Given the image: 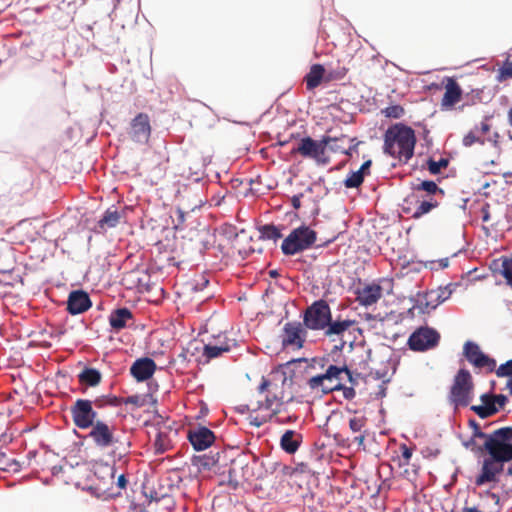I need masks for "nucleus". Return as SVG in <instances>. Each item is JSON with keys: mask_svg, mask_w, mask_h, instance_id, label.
<instances>
[{"mask_svg": "<svg viewBox=\"0 0 512 512\" xmlns=\"http://www.w3.org/2000/svg\"><path fill=\"white\" fill-rule=\"evenodd\" d=\"M293 386V375L288 374L283 367L279 366L261 378L256 390L264 398L242 406L241 412L245 410L250 412L268 411L267 415L261 417H249L250 425L257 428L269 422L280 425L292 423L296 417L281 415L287 411V406L295 400Z\"/></svg>", "mask_w": 512, "mask_h": 512, "instance_id": "f257e3e1", "label": "nucleus"}, {"mask_svg": "<svg viewBox=\"0 0 512 512\" xmlns=\"http://www.w3.org/2000/svg\"><path fill=\"white\" fill-rule=\"evenodd\" d=\"M305 328L314 331H323L325 337L331 342L337 343L335 348L343 349L349 341L352 343V334L359 330L357 321L337 316L332 317L329 304L323 300H317L306 308L303 314Z\"/></svg>", "mask_w": 512, "mask_h": 512, "instance_id": "f03ea898", "label": "nucleus"}, {"mask_svg": "<svg viewBox=\"0 0 512 512\" xmlns=\"http://www.w3.org/2000/svg\"><path fill=\"white\" fill-rule=\"evenodd\" d=\"M415 144L414 130L401 123L392 125L384 134V152L403 163L412 158Z\"/></svg>", "mask_w": 512, "mask_h": 512, "instance_id": "7ed1b4c3", "label": "nucleus"}, {"mask_svg": "<svg viewBox=\"0 0 512 512\" xmlns=\"http://www.w3.org/2000/svg\"><path fill=\"white\" fill-rule=\"evenodd\" d=\"M345 138L344 134L339 137L324 135L320 140L307 136L299 141L297 147L291 150V154H300L304 158L312 159L317 165L325 166L330 163L327 146L332 142L343 141Z\"/></svg>", "mask_w": 512, "mask_h": 512, "instance_id": "20e7f679", "label": "nucleus"}, {"mask_svg": "<svg viewBox=\"0 0 512 512\" xmlns=\"http://www.w3.org/2000/svg\"><path fill=\"white\" fill-rule=\"evenodd\" d=\"M484 447L495 462L512 461V427H503L493 431Z\"/></svg>", "mask_w": 512, "mask_h": 512, "instance_id": "39448f33", "label": "nucleus"}, {"mask_svg": "<svg viewBox=\"0 0 512 512\" xmlns=\"http://www.w3.org/2000/svg\"><path fill=\"white\" fill-rule=\"evenodd\" d=\"M83 0H51L44 6H37L33 10L36 13H42L45 10L50 11L52 22L59 28H66L74 20V15Z\"/></svg>", "mask_w": 512, "mask_h": 512, "instance_id": "423d86ee", "label": "nucleus"}, {"mask_svg": "<svg viewBox=\"0 0 512 512\" xmlns=\"http://www.w3.org/2000/svg\"><path fill=\"white\" fill-rule=\"evenodd\" d=\"M474 383L467 369H460L450 388L449 401L455 407H467L473 398Z\"/></svg>", "mask_w": 512, "mask_h": 512, "instance_id": "0eeeda50", "label": "nucleus"}, {"mask_svg": "<svg viewBox=\"0 0 512 512\" xmlns=\"http://www.w3.org/2000/svg\"><path fill=\"white\" fill-rule=\"evenodd\" d=\"M316 242V233L309 226H298L282 242L285 255H295L310 248Z\"/></svg>", "mask_w": 512, "mask_h": 512, "instance_id": "6e6552de", "label": "nucleus"}, {"mask_svg": "<svg viewBox=\"0 0 512 512\" xmlns=\"http://www.w3.org/2000/svg\"><path fill=\"white\" fill-rule=\"evenodd\" d=\"M94 407L101 408L100 399L94 401L88 399H77L71 406L70 412L74 425L82 430L88 429L97 421L98 413Z\"/></svg>", "mask_w": 512, "mask_h": 512, "instance_id": "1a4fd4ad", "label": "nucleus"}, {"mask_svg": "<svg viewBox=\"0 0 512 512\" xmlns=\"http://www.w3.org/2000/svg\"><path fill=\"white\" fill-rule=\"evenodd\" d=\"M90 428L91 430L88 437L97 448L107 449L118 443V438L115 434V425H109L104 421L97 420Z\"/></svg>", "mask_w": 512, "mask_h": 512, "instance_id": "9d476101", "label": "nucleus"}, {"mask_svg": "<svg viewBox=\"0 0 512 512\" xmlns=\"http://www.w3.org/2000/svg\"><path fill=\"white\" fill-rule=\"evenodd\" d=\"M440 340V334L433 328L420 327L408 339L412 351L423 352L435 348Z\"/></svg>", "mask_w": 512, "mask_h": 512, "instance_id": "9b49d317", "label": "nucleus"}, {"mask_svg": "<svg viewBox=\"0 0 512 512\" xmlns=\"http://www.w3.org/2000/svg\"><path fill=\"white\" fill-rule=\"evenodd\" d=\"M463 354L467 361L476 369H483L490 373L496 368V361L484 354L480 346L475 342L466 341L463 346Z\"/></svg>", "mask_w": 512, "mask_h": 512, "instance_id": "f8f14e48", "label": "nucleus"}, {"mask_svg": "<svg viewBox=\"0 0 512 512\" xmlns=\"http://www.w3.org/2000/svg\"><path fill=\"white\" fill-rule=\"evenodd\" d=\"M303 323L293 321L287 322L283 328L282 344L284 347H295L300 349L303 347L306 338V331Z\"/></svg>", "mask_w": 512, "mask_h": 512, "instance_id": "ddd939ff", "label": "nucleus"}, {"mask_svg": "<svg viewBox=\"0 0 512 512\" xmlns=\"http://www.w3.org/2000/svg\"><path fill=\"white\" fill-rule=\"evenodd\" d=\"M150 135L151 125L149 116L145 113L137 114L130 123V138L137 143H146Z\"/></svg>", "mask_w": 512, "mask_h": 512, "instance_id": "4468645a", "label": "nucleus"}, {"mask_svg": "<svg viewBox=\"0 0 512 512\" xmlns=\"http://www.w3.org/2000/svg\"><path fill=\"white\" fill-rule=\"evenodd\" d=\"M323 374L327 381V385H325L324 390L325 394L338 390L342 387L343 375H346L349 381H352V373L345 365L336 366L330 364Z\"/></svg>", "mask_w": 512, "mask_h": 512, "instance_id": "2eb2a0df", "label": "nucleus"}, {"mask_svg": "<svg viewBox=\"0 0 512 512\" xmlns=\"http://www.w3.org/2000/svg\"><path fill=\"white\" fill-rule=\"evenodd\" d=\"M187 437L193 448L197 451L207 449L215 441L214 433L204 426L190 428Z\"/></svg>", "mask_w": 512, "mask_h": 512, "instance_id": "dca6fc26", "label": "nucleus"}, {"mask_svg": "<svg viewBox=\"0 0 512 512\" xmlns=\"http://www.w3.org/2000/svg\"><path fill=\"white\" fill-rule=\"evenodd\" d=\"M442 84L445 92L441 100V107L442 109H451L462 99V88L453 77H445Z\"/></svg>", "mask_w": 512, "mask_h": 512, "instance_id": "f3484780", "label": "nucleus"}, {"mask_svg": "<svg viewBox=\"0 0 512 512\" xmlns=\"http://www.w3.org/2000/svg\"><path fill=\"white\" fill-rule=\"evenodd\" d=\"M156 363L153 359L144 357L137 359L130 367L131 375L138 381L150 379L156 371Z\"/></svg>", "mask_w": 512, "mask_h": 512, "instance_id": "a211bd4d", "label": "nucleus"}, {"mask_svg": "<svg viewBox=\"0 0 512 512\" xmlns=\"http://www.w3.org/2000/svg\"><path fill=\"white\" fill-rule=\"evenodd\" d=\"M356 301L362 306H371L375 304L382 296V287L379 284H366L357 288Z\"/></svg>", "mask_w": 512, "mask_h": 512, "instance_id": "6ab92c4d", "label": "nucleus"}, {"mask_svg": "<svg viewBox=\"0 0 512 512\" xmlns=\"http://www.w3.org/2000/svg\"><path fill=\"white\" fill-rule=\"evenodd\" d=\"M90 307L91 300L86 292L78 290L70 293L67 301V310L70 314H81L87 311Z\"/></svg>", "mask_w": 512, "mask_h": 512, "instance_id": "aec40b11", "label": "nucleus"}, {"mask_svg": "<svg viewBox=\"0 0 512 512\" xmlns=\"http://www.w3.org/2000/svg\"><path fill=\"white\" fill-rule=\"evenodd\" d=\"M302 441V434L294 430H287L281 436L280 446L286 453L294 454L299 449Z\"/></svg>", "mask_w": 512, "mask_h": 512, "instance_id": "412c9836", "label": "nucleus"}, {"mask_svg": "<svg viewBox=\"0 0 512 512\" xmlns=\"http://www.w3.org/2000/svg\"><path fill=\"white\" fill-rule=\"evenodd\" d=\"M494 462L492 458L484 460L481 474L475 480L477 486H482L487 482L496 480V475L502 471V466L497 467Z\"/></svg>", "mask_w": 512, "mask_h": 512, "instance_id": "4be33fe9", "label": "nucleus"}, {"mask_svg": "<svg viewBox=\"0 0 512 512\" xmlns=\"http://www.w3.org/2000/svg\"><path fill=\"white\" fill-rule=\"evenodd\" d=\"M350 430L356 435L353 438V441L358 444V446H363L366 438V433L363 430L367 424V418L362 415L354 414L348 421Z\"/></svg>", "mask_w": 512, "mask_h": 512, "instance_id": "5701e85b", "label": "nucleus"}, {"mask_svg": "<svg viewBox=\"0 0 512 512\" xmlns=\"http://www.w3.org/2000/svg\"><path fill=\"white\" fill-rule=\"evenodd\" d=\"M480 398L483 405L471 407V410L474 411L480 418L485 419L498 412V408L496 407L494 401V395L485 393L481 395Z\"/></svg>", "mask_w": 512, "mask_h": 512, "instance_id": "b1692460", "label": "nucleus"}, {"mask_svg": "<svg viewBox=\"0 0 512 512\" xmlns=\"http://www.w3.org/2000/svg\"><path fill=\"white\" fill-rule=\"evenodd\" d=\"M132 318V312L128 308H119L111 313L109 323L115 331H120L127 326V322Z\"/></svg>", "mask_w": 512, "mask_h": 512, "instance_id": "393cba45", "label": "nucleus"}, {"mask_svg": "<svg viewBox=\"0 0 512 512\" xmlns=\"http://www.w3.org/2000/svg\"><path fill=\"white\" fill-rule=\"evenodd\" d=\"M324 75V66L321 64H313L310 68V71L304 77L307 90L312 91L317 88L321 84Z\"/></svg>", "mask_w": 512, "mask_h": 512, "instance_id": "a878e982", "label": "nucleus"}, {"mask_svg": "<svg viewBox=\"0 0 512 512\" xmlns=\"http://www.w3.org/2000/svg\"><path fill=\"white\" fill-rule=\"evenodd\" d=\"M167 426L159 427L156 434L154 448L157 454H162L172 447V442L169 433L166 431Z\"/></svg>", "mask_w": 512, "mask_h": 512, "instance_id": "bb28decb", "label": "nucleus"}, {"mask_svg": "<svg viewBox=\"0 0 512 512\" xmlns=\"http://www.w3.org/2000/svg\"><path fill=\"white\" fill-rule=\"evenodd\" d=\"M253 234L249 235V239L253 240L256 236L258 239H272L277 240L282 235L277 226H254Z\"/></svg>", "mask_w": 512, "mask_h": 512, "instance_id": "cd10ccee", "label": "nucleus"}, {"mask_svg": "<svg viewBox=\"0 0 512 512\" xmlns=\"http://www.w3.org/2000/svg\"><path fill=\"white\" fill-rule=\"evenodd\" d=\"M230 344L226 339L224 341H220L217 344L208 343L204 346L203 355L207 359H213L221 356L224 352L230 351Z\"/></svg>", "mask_w": 512, "mask_h": 512, "instance_id": "c85d7f7f", "label": "nucleus"}, {"mask_svg": "<svg viewBox=\"0 0 512 512\" xmlns=\"http://www.w3.org/2000/svg\"><path fill=\"white\" fill-rule=\"evenodd\" d=\"M102 379L101 373L95 368H85L78 375V380L81 384L87 386H97Z\"/></svg>", "mask_w": 512, "mask_h": 512, "instance_id": "c756f323", "label": "nucleus"}, {"mask_svg": "<svg viewBox=\"0 0 512 512\" xmlns=\"http://www.w3.org/2000/svg\"><path fill=\"white\" fill-rule=\"evenodd\" d=\"M364 181L363 175L360 172H351L344 180V186L346 188H358Z\"/></svg>", "mask_w": 512, "mask_h": 512, "instance_id": "7c9ffc66", "label": "nucleus"}, {"mask_svg": "<svg viewBox=\"0 0 512 512\" xmlns=\"http://www.w3.org/2000/svg\"><path fill=\"white\" fill-rule=\"evenodd\" d=\"M121 220V214L116 209H108L99 219L98 224H113Z\"/></svg>", "mask_w": 512, "mask_h": 512, "instance_id": "2f4dec72", "label": "nucleus"}, {"mask_svg": "<svg viewBox=\"0 0 512 512\" xmlns=\"http://www.w3.org/2000/svg\"><path fill=\"white\" fill-rule=\"evenodd\" d=\"M325 385H327V381L323 373L313 376L308 380V386L312 390H320L324 393Z\"/></svg>", "mask_w": 512, "mask_h": 512, "instance_id": "473e14b6", "label": "nucleus"}, {"mask_svg": "<svg viewBox=\"0 0 512 512\" xmlns=\"http://www.w3.org/2000/svg\"><path fill=\"white\" fill-rule=\"evenodd\" d=\"M510 78H512V62L507 59L503 66L498 70L496 79L498 82H504Z\"/></svg>", "mask_w": 512, "mask_h": 512, "instance_id": "72a5a7b5", "label": "nucleus"}, {"mask_svg": "<svg viewBox=\"0 0 512 512\" xmlns=\"http://www.w3.org/2000/svg\"><path fill=\"white\" fill-rule=\"evenodd\" d=\"M427 163L428 170L433 175L440 173L441 169L447 167L449 164L448 160L444 158H441L439 161L429 159Z\"/></svg>", "mask_w": 512, "mask_h": 512, "instance_id": "f704fd0d", "label": "nucleus"}, {"mask_svg": "<svg viewBox=\"0 0 512 512\" xmlns=\"http://www.w3.org/2000/svg\"><path fill=\"white\" fill-rule=\"evenodd\" d=\"M404 108L400 105H391L383 110L386 117L399 119L404 115Z\"/></svg>", "mask_w": 512, "mask_h": 512, "instance_id": "c9c22d12", "label": "nucleus"}, {"mask_svg": "<svg viewBox=\"0 0 512 512\" xmlns=\"http://www.w3.org/2000/svg\"><path fill=\"white\" fill-rule=\"evenodd\" d=\"M502 275L512 287V259H505L502 263Z\"/></svg>", "mask_w": 512, "mask_h": 512, "instance_id": "e433bc0d", "label": "nucleus"}, {"mask_svg": "<svg viewBox=\"0 0 512 512\" xmlns=\"http://www.w3.org/2000/svg\"><path fill=\"white\" fill-rule=\"evenodd\" d=\"M496 375L498 377H512V359L504 364H501L496 369Z\"/></svg>", "mask_w": 512, "mask_h": 512, "instance_id": "4c0bfd02", "label": "nucleus"}, {"mask_svg": "<svg viewBox=\"0 0 512 512\" xmlns=\"http://www.w3.org/2000/svg\"><path fill=\"white\" fill-rule=\"evenodd\" d=\"M435 206V203L430 201H422L420 205L417 207V209L414 212V217H419L423 214L428 213L433 207Z\"/></svg>", "mask_w": 512, "mask_h": 512, "instance_id": "58836bf2", "label": "nucleus"}, {"mask_svg": "<svg viewBox=\"0 0 512 512\" xmlns=\"http://www.w3.org/2000/svg\"><path fill=\"white\" fill-rule=\"evenodd\" d=\"M401 457H402V465H408L410 463V459L413 454V448L407 446L406 444L400 445Z\"/></svg>", "mask_w": 512, "mask_h": 512, "instance_id": "ea45409f", "label": "nucleus"}, {"mask_svg": "<svg viewBox=\"0 0 512 512\" xmlns=\"http://www.w3.org/2000/svg\"><path fill=\"white\" fill-rule=\"evenodd\" d=\"M416 189L426 191L429 194H434L438 190V186L434 181H423Z\"/></svg>", "mask_w": 512, "mask_h": 512, "instance_id": "a19ab883", "label": "nucleus"}, {"mask_svg": "<svg viewBox=\"0 0 512 512\" xmlns=\"http://www.w3.org/2000/svg\"><path fill=\"white\" fill-rule=\"evenodd\" d=\"M475 143H481L483 144L484 141H482L479 137L476 136V134L473 131H470L467 135L463 138V145L466 147H470Z\"/></svg>", "mask_w": 512, "mask_h": 512, "instance_id": "79ce46f5", "label": "nucleus"}, {"mask_svg": "<svg viewBox=\"0 0 512 512\" xmlns=\"http://www.w3.org/2000/svg\"><path fill=\"white\" fill-rule=\"evenodd\" d=\"M124 404H132L136 407H142L145 405V399L139 395H132L123 399Z\"/></svg>", "mask_w": 512, "mask_h": 512, "instance_id": "37998d69", "label": "nucleus"}, {"mask_svg": "<svg viewBox=\"0 0 512 512\" xmlns=\"http://www.w3.org/2000/svg\"><path fill=\"white\" fill-rule=\"evenodd\" d=\"M15 464V461L9 459L4 452H0V470H8Z\"/></svg>", "mask_w": 512, "mask_h": 512, "instance_id": "c03bdc74", "label": "nucleus"}, {"mask_svg": "<svg viewBox=\"0 0 512 512\" xmlns=\"http://www.w3.org/2000/svg\"><path fill=\"white\" fill-rule=\"evenodd\" d=\"M186 227L187 226H178V225H175V226H164L163 229H162V233H164L166 237H168L170 235L175 237V235H176V233L178 231H182Z\"/></svg>", "mask_w": 512, "mask_h": 512, "instance_id": "a18cd8bd", "label": "nucleus"}, {"mask_svg": "<svg viewBox=\"0 0 512 512\" xmlns=\"http://www.w3.org/2000/svg\"><path fill=\"white\" fill-rule=\"evenodd\" d=\"M349 141L351 142V145L348 148H344L342 154L351 157L353 153L357 151V147L360 144V142H356V138H351L349 139Z\"/></svg>", "mask_w": 512, "mask_h": 512, "instance_id": "49530a36", "label": "nucleus"}, {"mask_svg": "<svg viewBox=\"0 0 512 512\" xmlns=\"http://www.w3.org/2000/svg\"><path fill=\"white\" fill-rule=\"evenodd\" d=\"M348 137L346 136V138L343 140V141H339V142H332L330 143L327 148H329L332 152H336V153H343V150H344V145H343V142L347 139Z\"/></svg>", "mask_w": 512, "mask_h": 512, "instance_id": "de8ad7c7", "label": "nucleus"}, {"mask_svg": "<svg viewBox=\"0 0 512 512\" xmlns=\"http://www.w3.org/2000/svg\"><path fill=\"white\" fill-rule=\"evenodd\" d=\"M247 237V233L245 231V229H241L239 232H234V242H235V245L237 246H240L245 238Z\"/></svg>", "mask_w": 512, "mask_h": 512, "instance_id": "09e8293b", "label": "nucleus"}, {"mask_svg": "<svg viewBox=\"0 0 512 512\" xmlns=\"http://www.w3.org/2000/svg\"><path fill=\"white\" fill-rule=\"evenodd\" d=\"M339 390L343 391V397L347 400L353 399L356 395V391L352 387L342 385V387Z\"/></svg>", "mask_w": 512, "mask_h": 512, "instance_id": "8fccbe9b", "label": "nucleus"}, {"mask_svg": "<svg viewBox=\"0 0 512 512\" xmlns=\"http://www.w3.org/2000/svg\"><path fill=\"white\" fill-rule=\"evenodd\" d=\"M209 284V280L206 279L204 276L200 277L199 281H196V283L193 286V289L196 291L203 290L207 285Z\"/></svg>", "mask_w": 512, "mask_h": 512, "instance_id": "3c124183", "label": "nucleus"}, {"mask_svg": "<svg viewBox=\"0 0 512 512\" xmlns=\"http://www.w3.org/2000/svg\"><path fill=\"white\" fill-rule=\"evenodd\" d=\"M372 165V161L371 160H367L365 161L359 170H357L358 172L361 173V175H363V177H365L366 175H368L370 173V167Z\"/></svg>", "mask_w": 512, "mask_h": 512, "instance_id": "603ef678", "label": "nucleus"}, {"mask_svg": "<svg viewBox=\"0 0 512 512\" xmlns=\"http://www.w3.org/2000/svg\"><path fill=\"white\" fill-rule=\"evenodd\" d=\"M150 499V502L154 501V502H159L161 499H163L165 497V494H160L156 491H150L149 495H147Z\"/></svg>", "mask_w": 512, "mask_h": 512, "instance_id": "864d4df0", "label": "nucleus"}, {"mask_svg": "<svg viewBox=\"0 0 512 512\" xmlns=\"http://www.w3.org/2000/svg\"><path fill=\"white\" fill-rule=\"evenodd\" d=\"M495 405L498 404L499 407H503L507 402V397L503 394L494 395Z\"/></svg>", "mask_w": 512, "mask_h": 512, "instance_id": "5fc2aeb1", "label": "nucleus"}, {"mask_svg": "<svg viewBox=\"0 0 512 512\" xmlns=\"http://www.w3.org/2000/svg\"><path fill=\"white\" fill-rule=\"evenodd\" d=\"M474 425H475V431L473 433V436L476 437V438L485 439V441L488 440V437H489L490 434H486V433L482 432L479 429V427L477 426V424L474 423Z\"/></svg>", "mask_w": 512, "mask_h": 512, "instance_id": "6e6d98bb", "label": "nucleus"}, {"mask_svg": "<svg viewBox=\"0 0 512 512\" xmlns=\"http://www.w3.org/2000/svg\"><path fill=\"white\" fill-rule=\"evenodd\" d=\"M128 481L124 474H121L117 479V486L120 489H125L127 487Z\"/></svg>", "mask_w": 512, "mask_h": 512, "instance_id": "4d7b16f0", "label": "nucleus"}, {"mask_svg": "<svg viewBox=\"0 0 512 512\" xmlns=\"http://www.w3.org/2000/svg\"><path fill=\"white\" fill-rule=\"evenodd\" d=\"M301 197H302V195H295L292 197V205L294 208L298 209L300 207Z\"/></svg>", "mask_w": 512, "mask_h": 512, "instance_id": "13d9d810", "label": "nucleus"}, {"mask_svg": "<svg viewBox=\"0 0 512 512\" xmlns=\"http://www.w3.org/2000/svg\"><path fill=\"white\" fill-rule=\"evenodd\" d=\"M438 263H439L440 268H442V269L447 268L449 266V258H442V259L438 260Z\"/></svg>", "mask_w": 512, "mask_h": 512, "instance_id": "bf43d9fd", "label": "nucleus"}, {"mask_svg": "<svg viewBox=\"0 0 512 512\" xmlns=\"http://www.w3.org/2000/svg\"><path fill=\"white\" fill-rule=\"evenodd\" d=\"M480 130L483 134H486L490 130V125L487 122H482Z\"/></svg>", "mask_w": 512, "mask_h": 512, "instance_id": "052dcab7", "label": "nucleus"}, {"mask_svg": "<svg viewBox=\"0 0 512 512\" xmlns=\"http://www.w3.org/2000/svg\"><path fill=\"white\" fill-rule=\"evenodd\" d=\"M450 294H451V291H448L447 293H446V290L442 291V294L439 295V298H442V301H444L449 297Z\"/></svg>", "mask_w": 512, "mask_h": 512, "instance_id": "680f3d73", "label": "nucleus"}, {"mask_svg": "<svg viewBox=\"0 0 512 512\" xmlns=\"http://www.w3.org/2000/svg\"><path fill=\"white\" fill-rule=\"evenodd\" d=\"M507 389L509 390L510 395H512V377L509 378L507 382Z\"/></svg>", "mask_w": 512, "mask_h": 512, "instance_id": "e2e57ef3", "label": "nucleus"}, {"mask_svg": "<svg viewBox=\"0 0 512 512\" xmlns=\"http://www.w3.org/2000/svg\"><path fill=\"white\" fill-rule=\"evenodd\" d=\"M200 230H198L197 227H191L190 228V234L194 235V234H199Z\"/></svg>", "mask_w": 512, "mask_h": 512, "instance_id": "0e129e2a", "label": "nucleus"}, {"mask_svg": "<svg viewBox=\"0 0 512 512\" xmlns=\"http://www.w3.org/2000/svg\"><path fill=\"white\" fill-rule=\"evenodd\" d=\"M508 121L509 124L512 126V107L508 111Z\"/></svg>", "mask_w": 512, "mask_h": 512, "instance_id": "69168bd1", "label": "nucleus"}, {"mask_svg": "<svg viewBox=\"0 0 512 512\" xmlns=\"http://www.w3.org/2000/svg\"><path fill=\"white\" fill-rule=\"evenodd\" d=\"M347 73V69L346 68H342L341 72H339L338 74V78H342L346 75Z\"/></svg>", "mask_w": 512, "mask_h": 512, "instance_id": "338daca9", "label": "nucleus"}, {"mask_svg": "<svg viewBox=\"0 0 512 512\" xmlns=\"http://www.w3.org/2000/svg\"><path fill=\"white\" fill-rule=\"evenodd\" d=\"M336 239L335 236H333L332 238H329V239H326L325 241L322 242L323 245H327L329 243H331L332 241H334Z\"/></svg>", "mask_w": 512, "mask_h": 512, "instance_id": "774afa93", "label": "nucleus"}]
</instances>
